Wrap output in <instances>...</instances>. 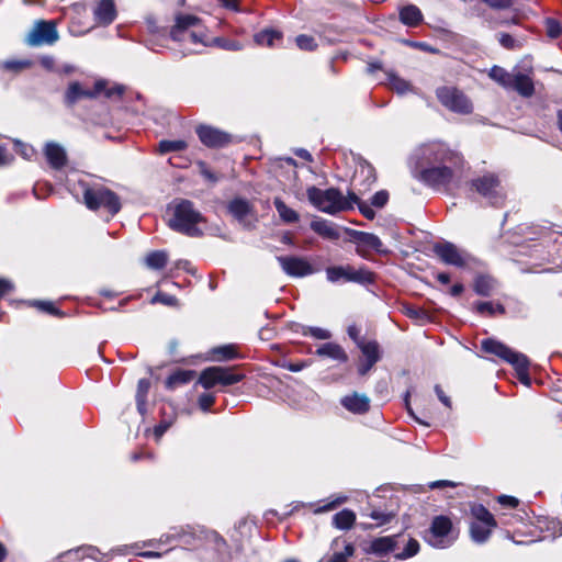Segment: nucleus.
<instances>
[{
	"mask_svg": "<svg viewBox=\"0 0 562 562\" xmlns=\"http://www.w3.org/2000/svg\"><path fill=\"white\" fill-rule=\"evenodd\" d=\"M303 335H310L315 339L326 340L331 337V334L329 330L321 328V327H306L303 330Z\"/></svg>",
	"mask_w": 562,
	"mask_h": 562,
	"instance_id": "obj_49",
	"label": "nucleus"
},
{
	"mask_svg": "<svg viewBox=\"0 0 562 562\" xmlns=\"http://www.w3.org/2000/svg\"><path fill=\"white\" fill-rule=\"evenodd\" d=\"M44 155L53 169L59 170L67 164V154L64 147L55 142H48L44 147Z\"/></svg>",
	"mask_w": 562,
	"mask_h": 562,
	"instance_id": "obj_19",
	"label": "nucleus"
},
{
	"mask_svg": "<svg viewBox=\"0 0 562 562\" xmlns=\"http://www.w3.org/2000/svg\"><path fill=\"white\" fill-rule=\"evenodd\" d=\"M436 95L439 102L452 112L470 114L473 111L470 99L457 88L440 87L436 90Z\"/></svg>",
	"mask_w": 562,
	"mask_h": 562,
	"instance_id": "obj_9",
	"label": "nucleus"
},
{
	"mask_svg": "<svg viewBox=\"0 0 562 562\" xmlns=\"http://www.w3.org/2000/svg\"><path fill=\"white\" fill-rule=\"evenodd\" d=\"M196 134L201 143L207 147H223L231 142L227 133L209 125L198 126Z\"/></svg>",
	"mask_w": 562,
	"mask_h": 562,
	"instance_id": "obj_15",
	"label": "nucleus"
},
{
	"mask_svg": "<svg viewBox=\"0 0 562 562\" xmlns=\"http://www.w3.org/2000/svg\"><path fill=\"white\" fill-rule=\"evenodd\" d=\"M218 373H221L218 367L206 368L201 372L199 376V383L206 390L212 389L213 386L218 384Z\"/></svg>",
	"mask_w": 562,
	"mask_h": 562,
	"instance_id": "obj_34",
	"label": "nucleus"
},
{
	"mask_svg": "<svg viewBox=\"0 0 562 562\" xmlns=\"http://www.w3.org/2000/svg\"><path fill=\"white\" fill-rule=\"evenodd\" d=\"M369 517L372 518L373 520H376L379 526H382L389 524L394 518V514L373 509L369 514Z\"/></svg>",
	"mask_w": 562,
	"mask_h": 562,
	"instance_id": "obj_50",
	"label": "nucleus"
},
{
	"mask_svg": "<svg viewBox=\"0 0 562 562\" xmlns=\"http://www.w3.org/2000/svg\"><path fill=\"white\" fill-rule=\"evenodd\" d=\"M104 86H105L104 80L95 81L93 89H85L80 86V83L72 82L69 85V87L67 89L66 102L71 105V104L76 103L81 98H89V99L97 98L104 90Z\"/></svg>",
	"mask_w": 562,
	"mask_h": 562,
	"instance_id": "obj_16",
	"label": "nucleus"
},
{
	"mask_svg": "<svg viewBox=\"0 0 562 562\" xmlns=\"http://www.w3.org/2000/svg\"><path fill=\"white\" fill-rule=\"evenodd\" d=\"M81 550L83 551L86 557L97 560L99 562H102L103 559L105 558V554L101 553L99 549L92 546L82 548Z\"/></svg>",
	"mask_w": 562,
	"mask_h": 562,
	"instance_id": "obj_59",
	"label": "nucleus"
},
{
	"mask_svg": "<svg viewBox=\"0 0 562 562\" xmlns=\"http://www.w3.org/2000/svg\"><path fill=\"white\" fill-rule=\"evenodd\" d=\"M283 272L290 277L303 278L315 272L310 261L297 256H279L277 257Z\"/></svg>",
	"mask_w": 562,
	"mask_h": 562,
	"instance_id": "obj_13",
	"label": "nucleus"
},
{
	"mask_svg": "<svg viewBox=\"0 0 562 562\" xmlns=\"http://www.w3.org/2000/svg\"><path fill=\"white\" fill-rule=\"evenodd\" d=\"M58 32L55 21L38 20L34 23L32 30L25 38V43L31 47L43 45H53L58 41Z\"/></svg>",
	"mask_w": 562,
	"mask_h": 562,
	"instance_id": "obj_11",
	"label": "nucleus"
},
{
	"mask_svg": "<svg viewBox=\"0 0 562 562\" xmlns=\"http://www.w3.org/2000/svg\"><path fill=\"white\" fill-rule=\"evenodd\" d=\"M471 188L491 205L501 206L506 198L499 178L495 173H485L471 181Z\"/></svg>",
	"mask_w": 562,
	"mask_h": 562,
	"instance_id": "obj_8",
	"label": "nucleus"
},
{
	"mask_svg": "<svg viewBox=\"0 0 562 562\" xmlns=\"http://www.w3.org/2000/svg\"><path fill=\"white\" fill-rule=\"evenodd\" d=\"M389 200V193L385 190L378 191L371 198V204L376 207H383Z\"/></svg>",
	"mask_w": 562,
	"mask_h": 562,
	"instance_id": "obj_55",
	"label": "nucleus"
},
{
	"mask_svg": "<svg viewBox=\"0 0 562 562\" xmlns=\"http://www.w3.org/2000/svg\"><path fill=\"white\" fill-rule=\"evenodd\" d=\"M400 21L408 27H416L423 21V13L418 7L407 4L400 9Z\"/></svg>",
	"mask_w": 562,
	"mask_h": 562,
	"instance_id": "obj_23",
	"label": "nucleus"
},
{
	"mask_svg": "<svg viewBox=\"0 0 562 562\" xmlns=\"http://www.w3.org/2000/svg\"><path fill=\"white\" fill-rule=\"evenodd\" d=\"M340 404L352 414H366L370 409V398L362 393L353 392L340 400Z\"/></svg>",
	"mask_w": 562,
	"mask_h": 562,
	"instance_id": "obj_18",
	"label": "nucleus"
},
{
	"mask_svg": "<svg viewBox=\"0 0 562 562\" xmlns=\"http://www.w3.org/2000/svg\"><path fill=\"white\" fill-rule=\"evenodd\" d=\"M400 538V535L375 538L370 542L367 552L382 558L396 549Z\"/></svg>",
	"mask_w": 562,
	"mask_h": 562,
	"instance_id": "obj_17",
	"label": "nucleus"
},
{
	"mask_svg": "<svg viewBox=\"0 0 562 562\" xmlns=\"http://www.w3.org/2000/svg\"><path fill=\"white\" fill-rule=\"evenodd\" d=\"M221 373L217 375L218 384L233 385L240 382L244 379L243 374L234 373L232 369L218 367Z\"/></svg>",
	"mask_w": 562,
	"mask_h": 562,
	"instance_id": "obj_38",
	"label": "nucleus"
},
{
	"mask_svg": "<svg viewBox=\"0 0 562 562\" xmlns=\"http://www.w3.org/2000/svg\"><path fill=\"white\" fill-rule=\"evenodd\" d=\"M419 550V543L417 540L411 538L405 547V549L402 552H398L395 554V558L398 560H406L408 558L414 557L417 554Z\"/></svg>",
	"mask_w": 562,
	"mask_h": 562,
	"instance_id": "obj_46",
	"label": "nucleus"
},
{
	"mask_svg": "<svg viewBox=\"0 0 562 562\" xmlns=\"http://www.w3.org/2000/svg\"><path fill=\"white\" fill-rule=\"evenodd\" d=\"M32 65L30 60H7L2 64L3 68L11 71H20Z\"/></svg>",
	"mask_w": 562,
	"mask_h": 562,
	"instance_id": "obj_52",
	"label": "nucleus"
},
{
	"mask_svg": "<svg viewBox=\"0 0 562 562\" xmlns=\"http://www.w3.org/2000/svg\"><path fill=\"white\" fill-rule=\"evenodd\" d=\"M273 205L280 216V218L286 224L296 223L300 220V216L296 211L289 207L283 200L280 198H274Z\"/></svg>",
	"mask_w": 562,
	"mask_h": 562,
	"instance_id": "obj_28",
	"label": "nucleus"
},
{
	"mask_svg": "<svg viewBox=\"0 0 562 562\" xmlns=\"http://www.w3.org/2000/svg\"><path fill=\"white\" fill-rule=\"evenodd\" d=\"M494 527L486 526L484 522L473 521L470 526V533L473 541L477 543L485 542Z\"/></svg>",
	"mask_w": 562,
	"mask_h": 562,
	"instance_id": "obj_33",
	"label": "nucleus"
},
{
	"mask_svg": "<svg viewBox=\"0 0 562 562\" xmlns=\"http://www.w3.org/2000/svg\"><path fill=\"white\" fill-rule=\"evenodd\" d=\"M422 158L428 165L419 171L418 179L437 190H449L461 184L463 157L445 144L432 143L422 148Z\"/></svg>",
	"mask_w": 562,
	"mask_h": 562,
	"instance_id": "obj_1",
	"label": "nucleus"
},
{
	"mask_svg": "<svg viewBox=\"0 0 562 562\" xmlns=\"http://www.w3.org/2000/svg\"><path fill=\"white\" fill-rule=\"evenodd\" d=\"M546 33L550 38H558L562 34L561 23L553 18H547L544 20Z\"/></svg>",
	"mask_w": 562,
	"mask_h": 562,
	"instance_id": "obj_44",
	"label": "nucleus"
},
{
	"mask_svg": "<svg viewBox=\"0 0 562 562\" xmlns=\"http://www.w3.org/2000/svg\"><path fill=\"white\" fill-rule=\"evenodd\" d=\"M116 18V9L113 0H101L94 9V19L103 25L111 24Z\"/></svg>",
	"mask_w": 562,
	"mask_h": 562,
	"instance_id": "obj_20",
	"label": "nucleus"
},
{
	"mask_svg": "<svg viewBox=\"0 0 562 562\" xmlns=\"http://www.w3.org/2000/svg\"><path fill=\"white\" fill-rule=\"evenodd\" d=\"M150 387V382L147 379H140L137 384L136 402L138 406H143L146 402V396Z\"/></svg>",
	"mask_w": 562,
	"mask_h": 562,
	"instance_id": "obj_47",
	"label": "nucleus"
},
{
	"mask_svg": "<svg viewBox=\"0 0 562 562\" xmlns=\"http://www.w3.org/2000/svg\"><path fill=\"white\" fill-rule=\"evenodd\" d=\"M311 228L316 234H318L319 236H322L324 238H327L330 240H336L339 238V232L336 229L334 224H331L330 222H328L326 220L313 221L311 223Z\"/></svg>",
	"mask_w": 562,
	"mask_h": 562,
	"instance_id": "obj_25",
	"label": "nucleus"
},
{
	"mask_svg": "<svg viewBox=\"0 0 562 562\" xmlns=\"http://www.w3.org/2000/svg\"><path fill=\"white\" fill-rule=\"evenodd\" d=\"M168 212L171 214L168 220V226L172 231L189 237H199L203 234L198 225L204 222V217L191 201L184 199L176 200L168 207Z\"/></svg>",
	"mask_w": 562,
	"mask_h": 562,
	"instance_id": "obj_3",
	"label": "nucleus"
},
{
	"mask_svg": "<svg viewBox=\"0 0 562 562\" xmlns=\"http://www.w3.org/2000/svg\"><path fill=\"white\" fill-rule=\"evenodd\" d=\"M473 288L476 294L488 296L494 289V280L486 276H480L475 279Z\"/></svg>",
	"mask_w": 562,
	"mask_h": 562,
	"instance_id": "obj_37",
	"label": "nucleus"
},
{
	"mask_svg": "<svg viewBox=\"0 0 562 562\" xmlns=\"http://www.w3.org/2000/svg\"><path fill=\"white\" fill-rule=\"evenodd\" d=\"M188 147V144L182 139L169 140L164 139L159 142L158 150L160 154H167L170 151H181Z\"/></svg>",
	"mask_w": 562,
	"mask_h": 562,
	"instance_id": "obj_40",
	"label": "nucleus"
},
{
	"mask_svg": "<svg viewBox=\"0 0 562 562\" xmlns=\"http://www.w3.org/2000/svg\"><path fill=\"white\" fill-rule=\"evenodd\" d=\"M427 542L435 548H447L453 543L452 522L447 516H437L432 519L426 536Z\"/></svg>",
	"mask_w": 562,
	"mask_h": 562,
	"instance_id": "obj_10",
	"label": "nucleus"
},
{
	"mask_svg": "<svg viewBox=\"0 0 562 562\" xmlns=\"http://www.w3.org/2000/svg\"><path fill=\"white\" fill-rule=\"evenodd\" d=\"M195 375L193 370H178L170 374L166 380V386L173 389L177 385L189 383Z\"/></svg>",
	"mask_w": 562,
	"mask_h": 562,
	"instance_id": "obj_32",
	"label": "nucleus"
},
{
	"mask_svg": "<svg viewBox=\"0 0 562 562\" xmlns=\"http://www.w3.org/2000/svg\"><path fill=\"white\" fill-rule=\"evenodd\" d=\"M199 407L203 411V412H209L211 406L214 404L215 402V397L213 394L211 393H203L199 396Z\"/></svg>",
	"mask_w": 562,
	"mask_h": 562,
	"instance_id": "obj_54",
	"label": "nucleus"
},
{
	"mask_svg": "<svg viewBox=\"0 0 562 562\" xmlns=\"http://www.w3.org/2000/svg\"><path fill=\"white\" fill-rule=\"evenodd\" d=\"M488 7L493 9H507L513 5V0H483Z\"/></svg>",
	"mask_w": 562,
	"mask_h": 562,
	"instance_id": "obj_61",
	"label": "nucleus"
},
{
	"mask_svg": "<svg viewBox=\"0 0 562 562\" xmlns=\"http://www.w3.org/2000/svg\"><path fill=\"white\" fill-rule=\"evenodd\" d=\"M358 348L361 350L367 361L376 363L381 359L380 346L375 340H366L361 342Z\"/></svg>",
	"mask_w": 562,
	"mask_h": 562,
	"instance_id": "obj_30",
	"label": "nucleus"
},
{
	"mask_svg": "<svg viewBox=\"0 0 562 562\" xmlns=\"http://www.w3.org/2000/svg\"><path fill=\"white\" fill-rule=\"evenodd\" d=\"M472 515L475 518L474 521L484 522L486 526L496 527V521L493 515L483 505H474L472 507Z\"/></svg>",
	"mask_w": 562,
	"mask_h": 562,
	"instance_id": "obj_36",
	"label": "nucleus"
},
{
	"mask_svg": "<svg viewBox=\"0 0 562 562\" xmlns=\"http://www.w3.org/2000/svg\"><path fill=\"white\" fill-rule=\"evenodd\" d=\"M355 553V547L351 543L345 546L344 551L335 552L331 555L325 557L318 562H348V559Z\"/></svg>",
	"mask_w": 562,
	"mask_h": 562,
	"instance_id": "obj_41",
	"label": "nucleus"
},
{
	"mask_svg": "<svg viewBox=\"0 0 562 562\" xmlns=\"http://www.w3.org/2000/svg\"><path fill=\"white\" fill-rule=\"evenodd\" d=\"M457 484L452 481H448V480H440V481H434V482H430L429 483V488L430 490H436V488H441V487H446V486H449V487H454Z\"/></svg>",
	"mask_w": 562,
	"mask_h": 562,
	"instance_id": "obj_64",
	"label": "nucleus"
},
{
	"mask_svg": "<svg viewBox=\"0 0 562 562\" xmlns=\"http://www.w3.org/2000/svg\"><path fill=\"white\" fill-rule=\"evenodd\" d=\"M350 237L351 240L357 244V254L363 258H367V251L370 249L375 250L379 254L386 252L381 239L372 233L351 231Z\"/></svg>",
	"mask_w": 562,
	"mask_h": 562,
	"instance_id": "obj_14",
	"label": "nucleus"
},
{
	"mask_svg": "<svg viewBox=\"0 0 562 562\" xmlns=\"http://www.w3.org/2000/svg\"><path fill=\"white\" fill-rule=\"evenodd\" d=\"M35 306H37L41 311H44L46 313H49L52 315H58L61 316L63 314L53 305L52 302L48 301H37L34 303Z\"/></svg>",
	"mask_w": 562,
	"mask_h": 562,
	"instance_id": "obj_57",
	"label": "nucleus"
},
{
	"mask_svg": "<svg viewBox=\"0 0 562 562\" xmlns=\"http://www.w3.org/2000/svg\"><path fill=\"white\" fill-rule=\"evenodd\" d=\"M509 89L515 90L524 98H530L535 93V85L532 79L528 75L520 71L515 72Z\"/></svg>",
	"mask_w": 562,
	"mask_h": 562,
	"instance_id": "obj_21",
	"label": "nucleus"
},
{
	"mask_svg": "<svg viewBox=\"0 0 562 562\" xmlns=\"http://www.w3.org/2000/svg\"><path fill=\"white\" fill-rule=\"evenodd\" d=\"M499 504L508 507H516L518 505V499L514 496L502 495L498 497Z\"/></svg>",
	"mask_w": 562,
	"mask_h": 562,
	"instance_id": "obj_62",
	"label": "nucleus"
},
{
	"mask_svg": "<svg viewBox=\"0 0 562 562\" xmlns=\"http://www.w3.org/2000/svg\"><path fill=\"white\" fill-rule=\"evenodd\" d=\"M170 37L183 45V55L199 54L202 48L212 45L207 29L202 20L193 14H176Z\"/></svg>",
	"mask_w": 562,
	"mask_h": 562,
	"instance_id": "obj_2",
	"label": "nucleus"
},
{
	"mask_svg": "<svg viewBox=\"0 0 562 562\" xmlns=\"http://www.w3.org/2000/svg\"><path fill=\"white\" fill-rule=\"evenodd\" d=\"M326 279L330 283L353 282L361 285L372 284L375 280L374 273L366 267L356 269L350 265L330 266L326 268Z\"/></svg>",
	"mask_w": 562,
	"mask_h": 562,
	"instance_id": "obj_7",
	"label": "nucleus"
},
{
	"mask_svg": "<svg viewBox=\"0 0 562 562\" xmlns=\"http://www.w3.org/2000/svg\"><path fill=\"white\" fill-rule=\"evenodd\" d=\"M346 502H347V496H338L335 499H333L330 502H327L323 506H319L314 512L316 514L329 512V510L335 509L336 507H338L339 505H341V504H344Z\"/></svg>",
	"mask_w": 562,
	"mask_h": 562,
	"instance_id": "obj_51",
	"label": "nucleus"
},
{
	"mask_svg": "<svg viewBox=\"0 0 562 562\" xmlns=\"http://www.w3.org/2000/svg\"><path fill=\"white\" fill-rule=\"evenodd\" d=\"M229 213L244 226H248L246 217L252 212L251 204L241 198H236L228 203Z\"/></svg>",
	"mask_w": 562,
	"mask_h": 562,
	"instance_id": "obj_22",
	"label": "nucleus"
},
{
	"mask_svg": "<svg viewBox=\"0 0 562 562\" xmlns=\"http://www.w3.org/2000/svg\"><path fill=\"white\" fill-rule=\"evenodd\" d=\"M432 250L439 259L449 266L462 268L467 266L469 256L460 250L454 244L450 241L437 243L434 245Z\"/></svg>",
	"mask_w": 562,
	"mask_h": 562,
	"instance_id": "obj_12",
	"label": "nucleus"
},
{
	"mask_svg": "<svg viewBox=\"0 0 562 562\" xmlns=\"http://www.w3.org/2000/svg\"><path fill=\"white\" fill-rule=\"evenodd\" d=\"M348 199L352 202V205H358L359 211L364 217L372 220L375 216V212L373 211V209L370 205L366 204L364 202L360 201L357 194L353 193L352 191L348 192Z\"/></svg>",
	"mask_w": 562,
	"mask_h": 562,
	"instance_id": "obj_43",
	"label": "nucleus"
},
{
	"mask_svg": "<svg viewBox=\"0 0 562 562\" xmlns=\"http://www.w3.org/2000/svg\"><path fill=\"white\" fill-rule=\"evenodd\" d=\"M405 314L412 318L417 321L426 322L429 319V315L425 310L417 308V307H407L405 311Z\"/></svg>",
	"mask_w": 562,
	"mask_h": 562,
	"instance_id": "obj_53",
	"label": "nucleus"
},
{
	"mask_svg": "<svg viewBox=\"0 0 562 562\" xmlns=\"http://www.w3.org/2000/svg\"><path fill=\"white\" fill-rule=\"evenodd\" d=\"M435 392H436V394H437V396H438L439 401H440L445 406H447V407H449V408H450V407H451V401H450L449 396H447V395L445 394V392L442 391V389L440 387V385H438V384H437V385H435Z\"/></svg>",
	"mask_w": 562,
	"mask_h": 562,
	"instance_id": "obj_63",
	"label": "nucleus"
},
{
	"mask_svg": "<svg viewBox=\"0 0 562 562\" xmlns=\"http://www.w3.org/2000/svg\"><path fill=\"white\" fill-rule=\"evenodd\" d=\"M474 306L479 314L494 315L495 313H505V308L502 304H494L492 302H476Z\"/></svg>",
	"mask_w": 562,
	"mask_h": 562,
	"instance_id": "obj_42",
	"label": "nucleus"
},
{
	"mask_svg": "<svg viewBox=\"0 0 562 562\" xmlns=\"http://www.w3.org/2000/svg\"><path fill=\"white\" fill-rule=\"evenodd\" d=\"M498 41H499L501 45L507 49H514L519 46L517 41L512 35H509L507 33H501Z\"/></svg>",
	"mask_w": 562,
	"mask_h": 562,
	"instance_id": "obj_56",
	"label": "nucleus"
},
{
	"mask_svg": "<svg viewBox=\"0 0 562 562\" xmlns=\"http://www.w3.org/2000/svg\"><path fill=\"white\" fill-rule=\"evenodd\" d=\"M211 43L212 45H217L220 47H223L225 49H228V50H238L240 49V45L236 42H228V41H224L222 38H211Z\"/></svg>",
	"mask_w": 562,
	"mask_h": 562,
	"instance_id": "obj_58",
	"label": "nucleus"
},
{
	"mask_svg": "<svg viewBox=\"0 0 562 562\" xmlns=\"http://www.w3.org/2000/svg\"><path fill=\"white\" fill-rule=\"evenodd\" d=\"M168 262V254L165 250H155L147 254L145 265L151 270H160Z\"/></svg>",
	"mask_w": 562,
	"mask_h": 562,
	"instance_id": "obj_31",
	"label": "nucleus"
},
{
	"mask_svg": "<svg viewBox=\"0 0 562 562\" xmlns=\"http://www.w3.org/2000/svg\"><path fill=\"white\" fill-rule=\"evenodd\" d=\"M83 201L89 210L103 209L111 216L117 214L122 207L120 196L103 186L86 187L83 190Z\"/></svg>",
	"mask_w": 562,
	"mask_h": 562,
	"instance_id": "obj_6",
	"label": "nucleus"
},
{
	"mask_svg": "<svg viewBox=\"0 0 562 562\" xmlns=\"http://www.w3.org/2000/svg\"><path fill=\"white\" fill-rule=\"evenodd\" d=\"M254 40L260 46L272 47L282 40V33L273 29H266L257 33Z\"/></svg>",
	"mask_w": 562,
	"mask_h": 562,
	"instance_id": "obj_27",
	"label": "nucleus"
},
{
	"mask_svg": "<svg viewBox=\"0 0 562 562\" xmlns=\"http://www.w3.org/2000/svg\"><path fill=\"white\" fill-rule=\"evenodd\" d=\"M306 195L313 206L327 214L334 215L352 209V202L336 188L322 190L312 186L307 188Z\"/></svg>",
	"mask_w": 562,
	"mask_h": 562,
	"instance_id": "obj_4",
	"label": "nucleus"
},
{
	"mask_svg": "<svg viewBox=\"0 0 562 562\" xmlns=\"http://www.w3.org/2000/svg\"><path fill=\"white\" fill-rule=\"evenodd\" d=\"M153 304L160 303L167 306H177L178 305V299L175 295L165 293V292H157L154 297L150 301Z\"/></svg>",
	"mask_w": 562,
	"mask_h": 562,
	"instance_id": "obj_48",
	"label": "nucleus"
},
{
	"mask_svg": "<svg viewBox=\"0 0 562 562\" xmlns=\"http://www.w3.org/2000/svg\"><path fill=\"white\" fill-rule=\"evenodd\" d=\"M514 75L515 72H508L505 68L499 66H493L488 72L490 78L505 89L510 88Z\"/></svg>",
	"mask_w": 562,
	"mask_h": 562,
	"instance_id": "obj_29",
	"label": "nucleus"
},
{
	"mask_svg": "<svg viewBox=\"0 0 562 562\" xmlns=\"http://www.w3.org/2000/svg\"><path fill=\"white\" fill-rule=\"evenodd\" d=\"M386 77L390 87L398 94H405L406 92L412 90L411 83L405 79L398 77L395 72L386 71Z\"/></svg>",
	"mask_w": 562,
	"mask_h": 562,
	"instance_id": "obj_35",
	"label": "nucleus"
},
{
	"mask_svg": "<svg viewBox=\"0 0 562 562\" xmlns=\"http://www.w3.org/2000/svg\"><path fill=\"white\" fill-rule=\"evenodd\" d=\"M211 353L213 358L218 361L231 360L238 357L234 345H225L213 348Z\"/></svg>",
	"mask_w": 562,
	"mask_h": 562,
	"instance_id": "obj_39",
	"label": "nucleus"
},
{
	"mask_svg": "<svg viewBox=\"0 0 562 562\" xmlns=\"http://www.w3.org/2000/svg\"><path fill=\"white\" fill-rule=\"evenodd\" d=\"M356 522V514L345 508L333 516V526L339 530H349Z\"/></svg>",
	"mask_w": 562,
	"mask_h": 562,
	"instance_id": "obj_26",
	"label": "nucleus"
},
{
	"mask_svg": "<svg viewBox=\"0 0 562 562\" xmlns=\"http://www.w3.org/2000/svg\"><path fill=\"white\" fill-rule=\"evenodd\" d=\"M481 349L486 353L494 355L510 363L515 368L518 379L526 385L530 383L528 374L529 360L524 353L516 352L503 342L493 338L482 340Z\"/></svg>",
	"mask_w": 562,
	"mask_h": 562,
	"instance_id": "obj_5",
	"label": "nucleus"
},
{
	"mask_svg": "<svg viewBox=\"0 0 562 562\" xmlns=\"http://www.w3.org/2000/svg\"><path fill=\"white\" fill-rule=\"evenodd\" d=\"M297 47L302 50L313 52L317 48L315 38L311 35L301 34L295 37Z\"/></svg>",
	"mask_w": 562,
	"mask_h": 562,
	"instance_id": "obj_45",
	"label": "nucleus"
},
{
	"mask_svg": "<svg viewBox=\"0 0 562 562\" xmlns=\"http://www.w3.org/2000/svg\"><path fill=\"white\" fill-rule=\"evenodd\" d=\"M316 355L319 357L330 358L339 362H347L348 356L344 348L335 342H326L317 348Z\"/></svg>",
	"mask_w": 562,
	"mask_h": 562,
	"instance_id": "obj_24",
	"label": "nucleus"
},
{
	"mask_svg": "<svg viewBox=\"0 0 562 562\" xmlns=\"http://www.w3.org/2000/svg\"><path fill=\"white\" fill-rule=\"evenodd\" d=\"M348 336L359 346L361 342H364L366 339L360 337V329L357 325H349L347 329Z\"/></svg>",
	"mask_w": 562,
	"mask_h": 562,
	"instance_id": "obj_60",
	"label": "nucleus"
}]
</instances>
